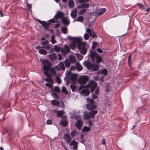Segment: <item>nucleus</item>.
<instances>
[{
	"instance_id": "1",
	"label": "nucleus",
	"mask_w": 150,
	"mask_h": 150,
	"mask_svg": "<svg viewBox=\"0 0 150 150\" xmlns=\"http://www.w3.org/2000/svg\"><path fill=\"white\" fill-rule=\"evenodd\" d=\"M88 56L90 57L93 63H94L95 60L97 64H99L103 62L102 57L99 56V54L95 51H92V49L90 50Z\"/></svg>"
},
{
	"instance_id": "2",
	"label": "nucleus",
	"mask_w": 150,
	"mask_h": 150,
	"mask_svg": "<svg viewBox=\"0 0 150 150\" xmlns=\"http://www.w3.org/2000/svg\"><path fill=\"white\" fill-rule=\"evenodd\" d=\"M83 64V65L87 69H92L94 71L97 70L99 68V65L96 64L94 63L92 64L91 62L88 60H85L84 61Z\"/></svg>"
},
{
	"instance_id": "3",
	"label": "nucleus",
	"mask_w": 150,
	"mask_h": 150,
	"mask_svg": "<svg viewBox=\"0 0 150 150\" xmlns=\"http://www.w3.org/2000/svg\"><path fill=\"white\" fill-rule=\"evenodd\" d=\"M86 100L87 104L86 105V107L88 110L90 111L94 110L96 108V106L95 101L92 99L88 98Z\"/></svg>"
},
{
	"instance_id": "4",
	"label": "nucleus",
	"mask_w": 150,
	"mask_h": 150,
	"mask_svg": "<svg viewBox=\"0 0 150 150\" xmlns=\"http://www.w3.org/2000/svg\"><path fill=\"white\" fill-rule=\"evenodd\" d=\"M86 33L84 35V38H89V36L92 38H97L96 33L94 31H92L89 28L86 30Z\"/></svg>"
},
{
	"instance_id": "5",
	"label": "nucleus",
	"mask_w": 150,
	"mask_h": 150,
	"mask_svg": "<svg viewBox=\"0 0 150 150\" xmlns=\"http://www.w3.org/2000/svg\"><path fill=\"white\" fill-rule=\"evenodd\" d=\"M97 86V83L96 82L92 81L89 82L87 85L85 86V87L86 88H90L91 92L93 93L95 90Z\"/></svg>"
},
{
	"instance_id": "6",
	"label": "nucleus",
	"mask_w": 150,
	"mask_h": 150,
	"mask_svg": "<svg viewBox=\"0 0 150 150\" xmlns=\"http://www.w3.org/2000/svg\"><path fill=\"white\" fill-rule=\"evenodd\" d=\"M41 62L43 64V69L44 71L50 70L51 63L49 61L42 60Z\"/></svg>"
},
{
	"instance_id": "7",
	"label": "nucleus",
	"mask_w": 150,
	"mask_h": 150,
	"mask_svg": "<svg viewBox=\"0 0 150 150\" xmlns=\"http://www.w3.org/2000/svg\"><path fill=\"white\" fill-rule=\"evenodd\" d=\"M79 50H80L81 53L83 55H85L87 52V49L86 48L85 43H79L77 45Z\"/></svg>"
},
{
	"instance_id": "8",
	"label": "nucleus",
	"mask_w": 150,
	"mask_h": 150,
	"mask_svg": "<svg viewBox=\"0 0 150 150\" xmlns=\"http://www.w3.org/2000/svg\"><path fill=\"white\" fill-rule=\"evenodd\" d=\"M88 79L87 76H81L78 79V82L81 84H85L88 81Z\"/></svg>"
},
{
	"instance_id": "9",
	"label": "nucleus",
	"mask_w": 150,
	"mask_h": 150,
	"mask_svg": "<svg viewBox=\"0 0 150 150\" xmlns=\"http://www.w3.org/2000/svg\"><path fill=\"white\" fill-rule=\"evenodd\" d=\"M64 48H62L61 49V52L62 54L65 56L67 53H69L70 52V49L69 47L66 45H64Z\"/></svg>"
},
{
	"instance_id": "10",
	"label": "nucleus",
	"mask_w": 150,
	"mask_h": 150,
	"mask_svg": "<svg viewBox=\"0 0 150 150\" xmlns=\"http://www.w3.org/2000/svg\"><path fill=\"white\" fill-rule=\"evenodd\" d=\"M38 21L40 24H41L44 28L46 30H47L49 28V27L50 25V23L49 22L46 23L45 21H41L40 20L38 19Z\"/></svg>"
},
{
	"instance_id": "11",
	"label": "nucleus",
	"mask_w": 150,
	"mask_h": 150,
	"mask_svg": "<svg viewBox=\"0 0 150 150\" xmlns=\"http://www.w3.org/2000/svg\"><path fill=\"white\" fill-rule=\"evenodd\" d=\"M77 75L75 74H72L70 76V79L71 81V83L74 85L76 84L77 81Z\"/></svg>"
},
{
	"instance_id": "12",
	"label": "nucleus",
	"mask_w": 150,
	"mask_h": 150,
	"mask_svg": "<svg viewBox=\"0 0 150 150\" xmlns=\"http://www.w3.org/2000/svg\"><path fill=\"white\" fill-rule=\"evenodd\" d=\"M82 124V120L81 119H79L77 120L75 124V126L79 130H80L81 129Z\"/></svg>"
},
{
	"instance_id": "13",
	"label": "nucleus",
	"mask_w": 150,
	"mask_h": 150,
	"mask_svg": "<svg viewBox=\"0 0 150 150\" xmlns=\"http://www.w3.org/2000/svg\"><path fill=\"white\" fill-rule=\"evenodd\" d=\"M70 40H72L73 41L71 42L72 43H74L75 45H76V44L78 43V45L79 43H82V42L79 41V40H81L80 38H68Z\"/></svg>"
},
{
	"instance_id": "14",
	"label": "nucleus",
	"mask_w": 150,
	"mask_h": 150,
	"mask_svg": "<svg viewBox=\"0 0 150 150\" xmlns=\"http://www.w3.org/2000/svg\"><path fill=\"white\" fill-rule=\"evenodd\" d=\"M64 16L63 13L61 11H58L57 13L54 16V18L55 19L57 20L59 18H61L63 17Z\"/></svg>"
},
{
	"instance_id": "15",
	"label": "nucleus",
	"mask_w": 150,
	"mask_h": 150,
	"mask_svg": "<svg viewBox=\"0 0 150 150\" xmlns=\"http://www.w3.org/2000/svg\"><path fill=\"white\" fill-rule=\"evenodd\" d=\"M80 93L83 96H87L89 94L90 91L87 89H83L81 91Z\"/></svg>"
},
{
	"instance_id": "16",
	"label": "nucleus",
	"mask_w": 150,
	"mask_h": 150,
	"mask_svg": "<svg viewBox=\"0 0 150 150\" xmlns=\"http://www.w3.org/2000/svg\"><path fill=\"white\" fill-rule=\"evenodd\" d=\"M77 13V9L76 8L72 10L70 13L71 17L73 18H75L76 16Z\"/></svg>"
},
{
	"instance_id": "17",
	"label": "nucleus",
	"mask_w": 150,
	"mask_h": 150,
	"mask_svg": "<svg viewBox=\"0 0 150 150\" xmlns=\"http://www.w3.org/2000/svg\"><path fill=\"white\" fill-rule=\"evenodd\" d=\"M75 67L78 71H81L83 69V67L80 64L79 62H76L75 64V67H73L74 69L75 68Z\"/></svg>"
},
{
	"instance_id": "18",
	"label": "nucleus",
	"mask_w": 150,
	"mask_h": 150,
	"mask_svg": "<svg viewBox=\"0 0 150 150\" xmlns=\"http://www.w3.org/2000/svg\"><path fill=\"white\" fill-rule=\"evenodd\" d=\"M62 22L64 25H68L70 23V22L66 17L62 18Z\"/></svg>"
},
{
	"instance_id": "19",
	"label": "nucleus",
	"mask_w": 150,
	"mask_h": 150,
	"mask_svg": "<svg viewBox=\"0 0 150 150\" xmlns=\"http://www.w3.org/2000/svg\"><path fill=\"white\" fill-rule=\"evenodd\" d=\"M64 139L67 143L70 142L71 139L70 136L67 133H66L64 134Z\"/></svg>"
},
{
	"instance_id": "20",
	"label": "nucleus",
	"mask_w": 150,
	"mask_h": 150,
	"mask_svg": "<svg viewBox=\"0 0 150 150\" xmlns=\"http://www.w3.org/2000/svg\"><path fill=\"white\" fill-rule=\"evenodd\" d=\"M41 43L43 45L42 47L45 49H47L49 48L48 45L49 42L48 40H46L43 42H41Z\"/></svg>"
},
{
	"instance_id": "21",
	"label": "nucleus",
	"mask_w": 150,
	"mask_h": 150,
	"mask_svg": "<svg viewBox=\"0 0 150 150\" xmlns=\"http://www.w3.org/2000/svg\"><path fill=\"white\" fill-rule=\"evenodd\" d=\"M78 8H88L89 7V4L87 3L82 4L78 6Z\"/></svg>"
},
{
	"instance_id": "22",
	"label": "nucleus",
	"mask_w": 150,
	"mask_h": 150,
	"mask_svg": "<svg viewBox=\"0 0 150 150\" xmlns=\"http://www.w3.org/2000/svg\"><path fill=\"white\" fill-rule=\"evenodd\" d=\"M91 112H90L89 113L91 117L93 118H95V115H96L98 112L97 110H91Z\"/></svg>"
},
{
	"instance_id": "23",
	"label": "nucleus",
	"mask_w": 150,
	"mask_h": 150,
	"mask_svg": "<svg viewBox=\"0 0 150 150\" xmlns=\"http://www.w3.org/2000/svg\"><path fill=\"white\" fill-rule=\"evenodd\" d=\"M106 11L105 8H102L100 10H99L96 13V15L97 16H100L104 13Z\"/></svg>"
},
{
	"instance_id": "24",
	"label": "nucleus",
	"mask_w": 150,
	"mask_h": 150,
	"mask_svg": "<svg viewBox=\"0 0 150 150\" xmlns=\"http://www.w3.org/2000/svg\"><path fill=\"white\" fill-rule=\"evenodd\" d=\"M51 103L52 105L56 107H58L60 105V103L58 101L55 100H52Z\"/></svg>"
},
{
	"instance_id": "25",
	"label": "nucleus",
	"mask_w": 150,
	"mask_h": 150,
	"mask_svg": "<svg viewBox=\"0 0 150 150\" xmlns=\"http://www.w3.org/2000/svg\"><path fill=\"white\" fill-rule=\"evenodd\" d=\"M60 124L63 126L65 127L67 124V121L66 119H62V120H61L60 122Z\"/></svg>"
},
{
	"instance_id": "26",
	"label": "nucleus",
	"mask_w": 150,
	"mask_h": 150,
	"mask_svg": "<svg viewBox=\"0 0 150 150\" xmlns=\"http://www.w3.org/2000/svg\"><path fill=\"white\" fill-rule=\"evenodd\" d=\"M48 57L51 60H54L56 58V55L55 53H53L48 55Z\"/></svg>"
},
{
	"instance_id": "27",
	"label": "nucleus",
	"mask_w": 150,
	"mask_h": 150,
	"mask_svg": "<svg viewBox=\"0 0 150 150\" xmlns=\"http://www.w3.org/2000/svg\"><path fill=\"white\" fill-rule=\"evenodd\" d=\"M74 2L72 0H69L68 2V6L71 8H72L73 7L74 5Z\"/></svg>"
},
{
	"instance_id": "28",
	"label": "nucleus",
	"mask_w": 150,
	"mask_h": 150,
	"mask_svg": "<svg viewBox=\"0 0 150 150\" xmlns=\"http://www.w3.org/2000/svg\"><path fill=\"white\" fill-rule=\"evenodd\" d=\"M65 112L64 111L60 110L58 111V112L57 113V116L59 117H61L64 114Z\"/></svg>"
},
{
	"instance_id": "29",
	"label": "nucleus",
	"mask_w": 150,
	"mask_h": 150,
	"mask_svg": "<svg viewBox=\"0 0 150 150\" xmlns=\"http://www.w3.org/2000/svg\"><path fill=\"white\" fill-rule=\"evenodd\" d=\"M91 117L89 113L85 114L83 115V118L84 120H86L91 118Z\"/></svg>"
},
{
	"instance_id": "30",
	"label": "nucleus",
	"mask_w": 150,
	"mask_h": 150,
	"mask_svg": "<svg viewBox=\"0 0 150 150\" xmlns=\"http://www.w3.org/2000/svg\"><path fill=\"white\" fill-rule=\"evenodd\" d=\"M59 68L61 70H64L65 67L63 62H60L59 63Z\"/></svg>"
},
{
	"instance_id": "31",
	"label": "nucleus",
	"mask_w": 150,
	"mask_h": 150,
	"mask_svg": "<svg viewBox=\"0 0 150 150\" xmlns=\"http://www.w3.org/2000/svg\"><path fill=\"white\" fill-rule=\"evenodd\" d=\"M61 49L60 47H58L57 45H54L53 47V50L56 52H57L61 51Z\"/></svg>"
},
{
	"instance_id": "32",
	"label": "nucleus",
	"mask_w": 150,
	"mask_h": 150,
	"mask_svg": "<svg viewBox=\"0 0 150 150\" xmlns=\"http://www.w3.org/2000/svg\"><path fill=\"white\" fill-rule=\"evenodd\" d=\"M111 87L110 84L107 83L105 85V91L106 92H108L110 90Z\"/></svg>"
},
{
	"instance_id": "33",
	"label": "nucleus",
	"mask_w": 150,
	"mask_h": 150,
	"mask_svg": "<svg viewBox=\"0 0 150 150\" xmlns=\"http://www.w3.org/2000/svg\"><path fill=\"white\" fill-rule=\"evenodd\" d=\"M69 60L70 62L72 63H74L76 61V59L74 57V56H70Z\"/></svg>"
},
{
	"instance_id": "34",
	"label": "nucleus",
	"mask_w": 150,
	"mask_h": 150,
	"mask_svg": "<svg viewBox=\"0 0 150 150\" xmlns=\"http://www.w3.org/2000/svg\"><path fill=\"white\" fill-rule=\"evenodd\" d=\"M90 130V128L89 127L84 126L82 129V131L83 132H88Z\"/></svg>"
},
{
	"instance_id": "35",
	"label": "nucleus",
	"mask_w": 150,
	"mask_h": 150,
	"mask_svg": "<svg viewBox=\"0 0 150 150\" xmlns=\"http://www.w3.org/2000/svg\"><path fill=\"white\" fill-rule=\"evenodd\" d=\"M62 93L65 94L66 95H67L68 92L66 87L64 86H63L62 88Z\"/></svg>"
},
{
	"instance_id": "36",
	"label": "nucleus",
	"mask_w": 150,
	"mask_h": 150,
	"mask_svg": "<svg viewBox=\"0 0 150 150\" xmlns=\"http://www.w3.org/2000/svg\"><path fill=\"white\" fill-rule=\"evenodd\" d=\"M39 52L40 54L43 55H46L47 53V51L43 49L39 50Z\"/></svg>"
},
{
	"instance_id": "37",
	"label": "nucleus",
	"mask_w": 150,
	"mask_h": 150,
	"mask_svg": "<svg viewBox=\"0 0 150 150\" xmlns=\"http://www.w3.org/2000/svg\"><path fill=\"white\" fill-rule=\"evenodd\" d=\"M86 9L84 8L78 12V14L79 15H83L86 12Z\"/></svg>"
},
{
	"instance_id": "38",
	"label": "nucleus",
	"mask_w": 150,
	"mask_h": 150,
	"mask_svg": "<svg viewBox=\"0 0 150 150\" xmlns=\"http://www.w3.org/2000/svg\"><path fill=\"white\" fill-rule=\"evenodd\" d=\"M83 19V16H79L76 19L74 20V21H77L79 22H82Z\"/></svg>"
},
{
	"instance_id": "39",
	"label": "nucleus",
	"mask_w": 150,
	"mask_h": 150,
	"mask_svg": "<svg viewBox=\"0 0 150 150\" xmlns=\"http://www.w3.org/2000/svg\"><path fill=\"white\" fill-rule=\"evenodd\" d=\"M45 81L47 82L50 83L51 84L53 83V81L52 78H46L45 79Z\"/></svg>"
},
{
	"instance_id": "40",
	"label": "nucleus",
	"mask_w": 150,
	"mask_h": 150,
	"mask_svg": "<svg viewBox=\"0 0 150 150\" xmlns=\"http://www.w3.org/2000/svg\"><path fill=\"white\" fill-rule=\"evenodd\" d=\"M64 64L65 66L67 68H69L70 66V63L68 60H65L64 62Z\"/></svg>"
},
{
	"instance_id": "41",
	"label": "nucleus",
	"mask_w": 150,
	"mask_h": 150,
	"mask_svg": "<svg viewBox=\"0 0 150 150\" xmlns=\"http://www.w3.org/2000/svg\"><path fill=\"white\" fill-rule=\"evenodd\" d=\"M49 71H44V74H45L47 76V78H51V75L48 73Z\"/></svg>"
},
{
	"instance_id": "42",
	"label": "nucleus",
	"mask_w": 150,
	"mask_h": 150,
	"mask_svg": "<svg viewBox=\"0 0 150 150\" xmlns=\"http://www.w3.org/2000/svg\"><path fill=\"white\" fill-rule=\"evenodd\" d=\"M53 91L57 93H60V89L59 87L55 86L53 89Z\"/></svg>"
},
{
	"instance_id": "43",
	"label": "nucleus",
	"mask_w": 150,
	"mask_h": 150,
	"mask_svg": "<svg viewBox=\"0 0 150 150\" xmlns=\"http://www.w3.org/2000/svg\"><path fill=\"white\" fill-rule=\"evenodd\" d=\"M101 74H104L105 76L107 75L108 74V71L107 69H103L101 72Z\"/></svg>"
},
{
	"instance_id": "44",
	"label": "nucleus",
	"mask_w": 150,
	"mask_h": 150,
	"mask_svg": "<svg viewBox=\"0 0 150 150\" xmlns=\"http://www.w3.org/2000/svg\"><path fill=\"white\" fill-rule=\"evenodd\" d=\"M62 31L63 33L66 34L67 31V28L66 27L62 28Z\"/></svg>"
},
{
	"instance_id": "45",
	"label": "nucleus",
	"mask_w": 150,
	"mask_h": 150,
	"mask_svg": "<svg viewBox=\"0 0 150 150\" xmlns=\"http://www.w3.org/2000/svg\"><path fill=\"white\" fill-rule=\"evenodd\" d=\"M76 56L78 59L80 60H82L83 58V56L82 55L78 53L76 54Z\"/></svg>"
},
{
	"instance_id": "46",
	"label": "nucleus",
	"mask_w": 150,
	"mask_h": 150,
	"mask_svg": "<svg viewBox=\"0 0 150 150\" xmlns=\"http://www.w3.org/2000/svg\"><path fill=\"white\" fill-rule=\"evenodd\" d=\"M51 95L52 96L56 98L57 99H59V97H58V95L56 93L54 92L53 93H51Z\"/></svg>"
},
{
	"instance_id": "47",
	"label": "nucleus",
	"mask_w": 150,
	"mask_h": 150,
	"mask_svg": "<svg viewBox=\"0 0 150 150\" xmlns=\"http://www.w3.org/2000/svg\"><path fill=\"white\" fill-rule=\"evenodd\" d=\"M77 144V142L75 141L74 139H73L71 142L70 143V146H74Z\"/></svg>"
},
{
	"instance_id": "48",
	"label": "nucleus",
	"mask_w": 150,
	"mask_h": 150,
	"mask_svg": "<svg viewBox=\"0 0 150 150\" xmlns=\"http://www.w3.org/2000/svg\"><path fill=\"white\" fill-rule=\"evenodd\" d=\"M93 45L92 46V49L93 50L95 49L96 47L98 45V43L96 42H94L92 43Z\"/></svg>"
},
{
	"instance_id": "49",
	"label": "nucleus",
	"mask_w": 150,
	"mask_h": 150,
	"mask_svg": "<svg viewBox=\"0 0 150 150\" xmlns=\"http://www.w3.org/2000/svg\"><path fill=\"white\" fill-rule=\"evenodd\" d=\"M77 133V131L75 130H74L71 132V135L72 137H73L75 136Z\"/></svg>"
},
{
	"instance_id": "50",
	"label": "nucleus",
	"mask_w": 150,
	"mask_h": 150,
	"mask_svg": "<svg viewBox=\"0 0 150 150\" xmlns=\"http://www.w3.org/2000/svg\"><path fill=\"white\" fill-rule=\"evenodd\" d=\"M70 87L71 88L72 91L73 92H74L75 91V90L76 89V86L74 85H70Z\"/></svg>"
},
{
	"instance_id": "51",
	"label": "nucleus",
	"mask_w": 150,
	"mask_h": 150,
	"mask_svg": "<svg viewBox=\"0 0 150 150\" xmlns=\"http://www.w3.org/2000/svg\"><path fill=\"white\" fill-rule=\"evenodd\" d=\"M132 54L131 55H130L129 56L128 59V61L129 65V66H130L131 65V64L132 61L131 60V59L132 57Z\"/></svg>"
},
{
	"instance_id": "52",
	"label": "nucleus",
	"mask_w": 150,
	"mask_h": 150,
	"mask_svg": "<svg viewBox=\"0 0 150 150\" xmlns=\"http://www.w3.org/2000/svg\"><path fill=\"white\" fill-rule=\"evenodd\" d=\"M136 5H139V6L140 8L143 10H145V7L144 6V5L142 4L139 3H138L136 4Z\"/></svg>"
},
{
	"instance_id": "53",
	"label": "nucleus",
	"mask_w": 150,
	"mask_h": 150,
	"mask_svg": "<svg viewBox=\"0 0 150 150\" xmlns=\"http://www.w3.org/2000/svg\"><path fill=\"white\" fill-rule=\"evenodd\" d=\"M45 85L47 87L50 88H52L53 87V85L50 83H45Z\"/></svg>"
},
{
	"instance_id": "54",
	"label": "nucleus",
	"mask_w": 150,
	"mask_h": 150,
	"mask_svg": "<svg viewBox=\"0 0 150 150\" xmlns=\"http://www.w3.org/2000/svg\"><path fill=\"white\" fill-rule=\"evenodd\" d=\"M56 79L57 82L59 84H61L62 82L61 79L57 77V76L56 77Z\"/></svg>"
},
{
	"instance_id": "55",
	"label": "nucleus",
	"mask_w": 150,
	"mask_h": 150,
	"mask_svg": "<svg viewBox=\"0 0 150 150\" xmlns=\"http://www.w3.org/2000/svg\"><path fill=\"white\" fill-rule=\"evenodd\" d=\"M76 45L74 44V43H71L70 45L69 46L71 48H74L76 47Z\"/></svg>"
},
{
	"instance_id": "56",
	"label": "nucleus",
	"mask_w": 150,
	"mask_h": 150,
	"mask_svg": "<svg viewBox=\"0 0 150 150\" xmlns=\"http://www.w3.org/2000/svg\"><path fill=\"white\" fill-rule=\"evenodd\" d=\"M47 123L48 125L52 124V121L51 120H48L47 121Z\"/></svg>"
},
{
	"instance_id": "57",
	"label": "nucleus",
	"mask_w": 150,
	"mask_h": 150,
	"mask_svg": "<svg viewBox=\"0 0 150 150\" xmlns=\"http://www.w3.org/2000/svg\"><path fill=\"white\" fill-rule=\"evenodd\" d=\"M51 72L52 74H53L54 75H56V73L55 70L53 69H52L51 70Z\"/></svg>"
},
{
	"instance_id": "58",
	"label": "nucleus",
	"mask_w": 150,
	"mask_h": 150,
	"mask_svg": "<svg viewBox=\"0 0 150 150\" xmlns=\"http://www.w3.org/2000/svg\"><path fill=\"white\" fill-rule=\"evenodd\" d=\"M49 21L52 23H54L55 22V21L53 18L50 19Z\"/></svg>"
},
{
	"instance_id": "59",
	"label": "nucleus",
	"mask_w": 150,
	"mask_h": 150,
	"mask_svg": "<svg viewBox=\"0 0 150 150\" xmlns=\"http://www.w3.org/2000/svg\"><path fill=\"white\" fill-rule=\"evenodd\" d=\"M51 38V41L52 42V43L53 44H54L55 43V42H56V40L54 39L55 38Z\"/></svg>"
},
{
	"instance_id": "60",
	"label": "nucleus",
	"mask_w": 150,
	"mask_h": 150,
	"mask_svg": "<svg viewBox=\"0 0 150 150\" xmlns=\"http://www.w3.org/2000/svg\"><path fill=\"white\" fill-rule=\"evenodd\" d=\"M105 143L106 142L105 139L104 138L103 139L101 142L102 144L103 145H105Z\"/></svg>"
},
{
	"instance_id": "61",
	"label": "nucleus",
	"mask_w": 150,
	"mask_h": 150,
	"mask_svg": "<svg viewBox=\"0 0 150 150\" xmlns=\"http://www.w3.org/2000/svg\"><path fill=\"white\" fill-rule=\"evenodd\" d=\"M96 50L100 53H102L103 52V50L100 48H98Z\"/></svg>"
},
{
	"instance_id": "62",
	"label": "nucleus",
	"mask_w": 150,
	"mask_h": 150,
	"mask_svg": "<svg viewBox=\"0 0 150 150\" xmlns=\"http://www.w3.org/2000/svg\"><path fill=\"white\" fill-rule=\"evenodd\" d=\"M84 87V86L83 85H80L79 88V91H80L81 89L83 88Z\"/></svg>"
},
{
	"instance_id": "63",
	"label": "nucleus",
	"mask_w": 150,
	"mask_h": 150,
	"mask_svg": "<svg viewBox=\"0 0 150 150\" xmlns=\"http://www.w3.org/2000/svg\"><path fill=\"white\" fill-rule=\"evenodd\" d=\"M27 6L28 8L29 9H31V5L29 4L28 3L27 4Z\"/></svg>"
},
{
	"instance_id": "64",
	"label": "nucleus",
	"mask_w": 150,
	"mask_h": 150,
	"mask_svg": "<svg viewBox=\"0 0 150 150\" xmlns=\"http://www.w3.org/2000/svg\"><path fill=\"white\" fill-rule=\"evenodd\" d=\"M92 98L93 99H96L97 98V96L96 95H95L93 94H92Z\"/></svg>"
}]
</instances>
